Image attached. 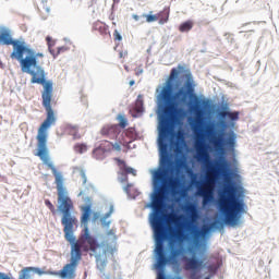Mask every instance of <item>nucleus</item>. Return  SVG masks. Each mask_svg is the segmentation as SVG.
<instances>
[{
    "instance_id": "f257e3e1",
    "label": "nucleus",
    "mask_w": 279,
    "mask_h": 279,
    "mask_svg": "<svg viewBox=\"0 0 279 279\" xmlns=\"http://www.w3.org/2000/svg\"><path fill=\"white\" fill-rule=\"evenodd\" d=\"M169 168L165 167L155 172V182L159 185L158 192L153 198V209L155 213L150 219V223L155 234V254L157 256V268L162 269L168 263L175 264L178 258L182 256L183 250L178 248V241H184L186 234L184 230L191 232L195 236H202V231L193 225L197 221V207L195 204H189L184 210L190 215V220L185 223H180L182 219H186L184 215L178 216L177 214L170 213L162 216V208L165 207V194L169 186ZM178 239V241L175 240Z\"/></svg>"
},
{
    "instance_id": "f03ea898",
    "label": "nucleus",
    "mask_w": 279,
    "mask_h": 279,
    "mask_svg": "<svg viewBox=\"0 0 279 279\" xmlns=\"http://www.w3.org/2000/svg\"><path fill=\"white\" fill-rule=\"evenodd\" d=\"M41 99L47 116L37 132V153L35 156H38L41 162L47 165L48 169L51 170L54 175L59 204L58 208L62 214L61 223L63 226L64 239L65 241L73 242L75 238L73 233L75 232V228H77V218L71 213H73L75 207L73 206V201L69 197L66 187H64V177L62 175V172H59L58 169H56L53 162H51V158H49V148H47V130H49L51 125H56V113L51 108L53 95H41Z\"/></svg>"
},
{
    "instance_id": "7ed1b4c3",
    "label": "nucleus",
    "mask_w": 279,
    "mask_h": 279,
    "mask_svg": "<svg viewBox=\"0 0 279 279\" xmlns=\"http://www.w3.org/2000/svg\"><path fill=\"white\" fill-rule=\"evenodd\" d=\"M177 88L173 94V101L177 106H186L189 104V110L195 116L196 121L204 119L205 110L204 107L208 104L206 99L199 98L195 94V80L191 70L186 66L179 64L177 68H172L166 86L162 87L160 97L165 101L171 100V90Z\"/></svg>"
},
{
    "instance_id": "20e7f679",
    "label": "nucleus",
    "mask_w": 279,
    "mask_h": 279,
    "mask_svg": "<svg viewBox=\"0 0 279 279\" xmlns=\"http://www.w3.org/2000/svg\"><path fill=\"white\" fill-rule=\"evenodd\" d=\"M0 45H12L11 59L17 60L22 73L31 75V84L43 85L47 82L45 69L40 66L43 64L40 60L45 58L43 52H36L23 39H12V33L8 28H0Z\"/></svg>"
},
{
    "instance_id": "39448f33",
    "label": "nucleus",
    "mask_w": 279,
    "mask_h": 279,
    "mask_svg": "<svg viewBox=\"0 0 279 279\" xmlns=\"http://www.w3.org/2000/svg\"><path fill=\"white\" fill-rule=\"evenodd\" d=\"M68 242L71 244L70 263L65 264L58 272H54V276H59L62 279H75V271H77V266L80 260H82V252H92L97 263L106 265L108 256H113L117 250L110 245L99 244L93 235L88 234L87 228H85L77 240L74 238L72 242Z\"/></svg>"
},
{
    "instance_id": "423d86ee",
    "label": "nucleus",
    "mask_w": 279,
    "mask_h": 279,
    "mask_svg": "<svg viewBox=\"0 0 279 279\" xmlns=\"http://www.w3.org/2000/svg\"><path fill=\"white\" fill-rule=\"evenodd\" d=\"M196 159L198 162H203L206 169V180L202 185L197 186V195L203 197V206H206L213 202V189L219 177V168L214 166L213 161H210L208 146L203 142L196 144Z\"/></svg>"
},
{
    "instance_id": "0eeeda50",
    "label": "nucleus",
    "mask_w": 279,
    "mask_h": 279,
    "mask_svg": "<svg viewBox=\"0 0 279 279\" xmlns=\"http://www.w3.org/2000/svg\"><path fill=\"white\" fill-rule=\"evenodd\" d=\"M218 208L223 218L226 226H238L241 219L243 205L236 197V192L232 186H226L218 198Z\"/></svg>"
},
{
    "instance_id": "6e6552de",
    "label": "nucleus",
    "mask_w": 279,
    "mask_h": 279,
    "mask_svg": "<svg viewBox=\"0 0 279 279\" xmlns=\"http://www.w3.org/2000/svg\"><path fill=\"white\" fill-rule=\"evenodd\" d=\"M175 104H170L165 107L163 114L165 117L160 120L159 123V148L160 151L167 154V138L171 134V119H173V114H175Z\"/></svg>"
},
{
    "instance_id": "1a4fd4ad",
    "label": "nucleus",
    "mask_w": 279,
    "mask_h": 279,
    "mask_svg": "<svg viewBox=\"0 0 279 279\" xmlns=\"http://www.w3.org/2000/svg\"><path fill=\"white\" fill-rule=\"evenodd\" d=\"M100 134L106 138H110V141H116V143H119V138H125L123 135H121V128H119V124L104 125L100 130Z\"/></svg>"
},
{
    "instance_id": "9d476101",
    "label": "nucleus",
    "mask_w": 279,
    "mask_h": 279,
    "mask_svg": "<svg viewBox=\"0 0 279 279\" xmlns=\"http://www.w3.org/2000/svg\"><path fill=\"white\" fill-rule=\"evenodd\" d=\"M121 145H123V147H128V145H130V142L122 137L119 138L118 142H116L114 144L110 141H102L99 146L105 154H110L112 149H114L116 151H121Z\"/></svg>"
},
{
    "instance_id": "9b49d317",
    "label": "nucleus",
    "mask_w": 279,
    "mask_h": 279,
    "mask_svg": "<svg viewBox=\"0 0 279 279\" xmlns=\"http://www.w3.org/2000/svg\"><path fill=\"white\" fill-rule=\"evenodd\" d=\"M185 263V269L187 271H197V269H202L204 267V259H199L195 256L193 257H183Z\"/></svg>"
},
{
    "instance_id": "f8f14e48",
    "label": "nucleus",
    "mask_w": 279,
    "mask_h": 279,
    "mask_svg": "<svg viewBox=\"0 0 279 279\" xmlns=\"http://www.w3.org/2000/svg\"><path fill=\"white\" fill-rule=\"evenodd\" d=\"M83 210V214H82V217H81V221L82 223L85 226L82 233L81 234H84V230L87 229V232L88 234L90 235V231H88V219H90V215L93 213V210L90 209V205H86L82 208Z\"/></svg>"
},
{
    "instance_id": "ddd939ff",
    "label": "nucleus",
    "mask_w": 279,
    "mask_h": 279,
    "mask_svg": "<svg viewBox=\"0 0 279 279\" xmlns=\"http://www.w3.org/2000/svg\"><path fill=\"white\" fill-rule=\"evenodd\" d=\"M113 160L114 162H117V166L119 167L120 171H122V173H131L132 175H136V170H134V168L128 167L125 160H122L117 157Z\"/></svg>"
},
{
    "instance_id": "4468645a",
    "label": "nucleus",
    "mask_w": 279,
    "mask_h": 279,
    "mask_svg": "<svg viewBox=\"0 0 279 279\" xmlns=\"http://www.w3.org/2000/svg\"><path fill=\"white\" fill-rule=\"evenodd\" d=\"M93 32H98L100 36H106V34H108V27L104 22L97 21L93 24Z\"/></svg>"
},
{
    "instance_id": "2eb2a0df",
    "label": "nucleus",
    "mask_w": 279,
    "mask_h": 279,
    "mask_svg": "<svg viewBox=\"0 0 279 279\" xmlns=\"http://www.w3.org/2000/svg\"><path fill=\"white\" fill-rule=\"evenodd\" d=\"M157 21H159V25H165V23H169V10L163 9L159 13H157Z\"/></svg>"
},
{
    "instance_id": "dca6fc26",
    "label": "nucleus",
    "mask_w": 279,
    "mask_h": 279,
    "mask_svg": "<svg viewBox=\"0 0 279 279\" xmlns=\"http://www.w3.org/2000/svg\"><path fill=\"white\" fill-rule=\"evenodd\" d=\"M65 131L70 134V136H73L74 140L81 138L80 128L77 125L69 124L66 125Z\"/></svg>"
},
{
    "instance_id": "f3484780",
    "label": "nucleus",
    "mask_w": 279,
    "mask_h": 279,
    "mask_svg": "<svg viewBox=\"0 0 279 279\" xmlns=\"http://www.w3.org/2000/svg\"><path fill=\"white\" fill-rule=\"evenodd\" d=\"M211 144L214 145L215 149H217V150L223 149V135L220 134L218 136H214L211 138Z\"/></svg>"
},
{
    "instance_id": "a211bd4d",
    "label": "nucleus",
    "mask_w": 279,
    "mask_h": 279,
    "mask_svg": "<svg viewBox=\"0 0 279 279\" xmlns=\"http://www.w3.org/2000/svg\"><path fill=\"white\" fill-rule=\"evenodd\" d=\"M193 25H194L193 21L187 20V21L180 24L179 32H181V34H184L186 32H191L193 29Z\"/></svg>"
},
{
    "instance_id": "6ab92c4d",
    "label": "nucleus",
    "mask_w": 279,
    "mask_h": 279,
    "mask_svg": "<svg viewBox=\"0 0 279 279\" xmlns=\"http://www.w3.org/2000/svg\"><path fill=\"white\" fill-rule=\"evenodd\" d=\"M220 117L222 119H226V117H228V119H230L231 121H236V119H239V113L238 112H230V111H221Z\"/></svg>"
},
{
    "instance_id": "aec40b11",
    "label": "nucleus",
    "mask_w": 279,
    "mask_h": 279,
    "mask_svg": "<svg viewBox=\"0 0 279 279\" xmlns=\"http://www.w3.org/2000/svg\"><path fill=\"white\" fill-rule=\"evenodd\" d=\"M93 156H94V158H96V160H104V158H106V153L99 146V147L94 149Z\"/></svg>"
},
{
    "instance_id": "412c9836",
    "label": "nucleus",
    "mask_w": 279,
    "mask_h": 279,
    "mask_svg": "<svg viewBox=\"0 0 279 279\" xmlns=\"http://www.w3.org/2000/svg\"><path fill=\"white\" fill-rule=\"evenodd\" d=\"M134 110L137 114H141V112H143V96L140 95L137 97L135 101Z\"/></svg>"
},
{
    "instance_id": "4be33fe9",
    "label": "nucleus",
    "mask_w": 279,
    "mask_h": 279,
    "mask_svg": "<svg viewBox=\"0 0 279 279\" xmlns=\"http://www.w3.org/2000/svg\"><path fill=\"white\" fill-rule=\"evenodd\" d=\"M65 51H69V47H65V46L59 47L57 51L53 49H50V53L51 56H53V58H58L60 53H64Z\"/></svg>"
},
{
    "instance_id": "5701e85b",
    "label": "nucleus",
    "mask_w": 279,
    "mask_h": 279,
    "mask_svg": "<svg viewBox=\"0 0 279 279\" xmlns=\"http://www.w3.org/2000/svg\"><path fill=\"white\" fill-rule=\"evenodd\" d=\"M117 120L119 121V128H122V130H124V128H128V118H125V116L119 114Z\"/></svg>"
},
{
    "instance_id": "b1692460",
    "label": "nucleus",
    "mask_w": 279,
    "mask_h": 279,
    "mask_svg": "<svg viewBox=\"0 0 279 279\" xmlns=\"http://www.w3.org/2000/svg\"><path fill=\"white\" fill-rule=\"evenodd\" d=\"M121 136H124L125 141L130 143H132V136H134V131L132 129H128L126 131H124Z\"/></svg>"
},
{
    "instance_id": "393cba45",
    "label": "nucleus",
    "mask_w": 279,
    "mask_h": 279,
    "mask_svg": "<svg viewBox=\"0 0 279 279\" xmlns=\"http://www.w3.org/2000/svg\"><path fill=\"white\" fill-rule=\"evenodd\" d=\"M143 19H146V23H155V21H158V15H151L150 14H142Z\"/></svg>"
},
{
    "instance_id": "a878e982",
    "label": "nucleus",
    "mask_w": 279,
    "mask_h": 279,
    "mask_svg": "<svg viewBox=\"0 0 279 279\" xmlns=\"http://www.w3.org/2000/svg\"><path fill=\"white\" fill-rule=\"evenodd\" d=\"M88 149V147L85 144H76L74 146V150L76 151V154H84V151H86Z\"/></svg>"
},
{
    "instance_id": "bb28decb",
    "label": "nucleus",
    "mask_w": 279,
    "mask_h": 279,
    "mask_svg": "<svg viewBox=\"0 0 279 279\" xmlns=\"http://www.w3.org/2000/svg\"><path fill=\"white\" fill-rule=\"evenodd\" d=\"M168 184L170 189H175L180 184V181L178 180V178H170L168 180Z\"/></svg>"
},
{
    "instance_id": "cd10ccee",
    "label": "nucleus",
    "mask_w": 279,
    "mask_h": 279,
    "mask_svg": "<svg viewBox=\"0 0 279 279\" xmlns=\"http://www.w3.org/2000/svg\"><path fill=\"white\" fill-rule=\"evenodd\" d=\"M45 204H46L47 208H49V210L52 213V215H56V206H53L51 201L46 199Z\"/></svg>"
},
{
    "instance_id": "c85d7f7f",
    "label": "nucleus",
    "mask_w": 279,
    "mask_h": 279,
    "mask_svg": "<svg viewBox=\"0 0 279 279\" xmlns=\"http://www.w3.org/2000/svg\"><path fill=\"white\" fill-rule=\"evenodd\" d=\"M217 269H218V267L215 265H209L207 267V270L209 271V274H211V276H215V274H217Z\"/></svg>"
},
{
    "instance_id": "c756f323",
    "label": "nucleus",
    "mask_w": 279,
    "mask_h": 279,
    "mask_svg": "<svg viewBox=\"0 0 279 279\" xmlns=\"http://www.w3.org/2000/svg\"><path fill=\"white\" fill-rule=\"evenodd\" d=\"M46 40H47V45H48V48H49V51H51V48L53 47V45H56V41H53L51 39V37H46Z\"/></svg>"
},
{
    "instance_id": "7c9ffc66",
    "label": "nucleus",
    "mask_w": 279,
    "mask_h": 279,
    "mask_svg": "<svg viewBox=\"0 0 279 279\" xmlns=\"http://www.w3.org/2000/svg\"><path fill=\"white\" fill-rule=\"evenodd\" d=\"M117 231L114 229H110L108 232H107V236H112L114 239V241H117Z\"/></svg>"
},
{
    "instance_id": "2f4dec72",
    "label": "nucleus",
    "mask_w": 279,
    "mask_h": 279,
    "mask_svg": "<svg viewBox=\"0 0 279 279\" xmlns=\"http://www.w3.org/2000/svg\"><path fill=\"white\" fill-rule=\"evenodd\" d=\"M132 19H134V21H136L137 23H145V21L142 20L143 15L133 14Z\"/></svg>"
},
{
    "instance_id": "473e14b6",
    "label": "nucleus",
    "mask_w": 279,
    "mask_h": 279,
    "mask_svg": "<svg viewBox=\"0 0 279 279\" xmlns=\"http://www.w3.org/2000/svg\"><path fill=\"white\" fill-rule=\"evenodd\" d=\"M113 38L114 40H123V37L121 36V34H119V31H114Z\"/></svg>"
},
{
    "instance_id": "72a5a7b5",
    "label": "nucleus",
    "mask_w": 279,
    "mask_h": 279,
    "mask_svg": "<svg viewBox=\"0 0 279 279\" xmlns=\"http://www.w3.org/2000/svg\"><path fill=\"white\" fill-rule=\"evenodd\" d=\"M128 56V50H121L120 52H119V58L121 59V60H125V57Z\"/></svg>"
},
{
    "instance_id": "f704fd0d",
    "label": "nucleus",
    "mask_w": 279,
    "mask_h": 279,
    "mask_svg": "<svg viewBox=\"0 0 279 279\" xmlns=\"http://www.w3.org/2000/svg\"><path fill=\"white\" fill-rule=\"evenodd\" d=\"M161 165H162L163 167H167V165H169V157H162V158H161Z\"/></svg>"
},
{
    "instance_id": "c9c22d12",
    "label": "nucleus",
    "mask_w": 279,
    "mask_h": 279,
    "mask_svg": "<svg viewBox=\"0 0 279 279\" xmlns=\"http://www.w3.org/2000/svg\"><path fill=\"white\" fill-rule=\"evenodd\" d=\"M81 178L83 180V184H86V172L84 170H81Z\"/></svg>"
},
{
    "instance_id": "e433bc0d",
    "label": "nucleus",
    "mask_w": 279,
    "mask_h": 279,
    "mask_svg": "<svg viewBox=\"0 0 279 279\" xmlns=\"http://www.w3.org/2000/svg\"><path fill=\"white\" fill-rule=\"evenodd\" d=\"M177 140H178V141H181V142H184V134H183L182 132H179V133L177 134Z\"/></svg>"
},
{
    "instance_id": "4c0bfd02",
    "label": "nucleus",
    "mask_w": 279,
    "mask_h": 279,
    "mask_svg": "<svg viewBox=\"0 0 279 279\" xmlns=\"http://www.w3.org/2000/svg\"><path fill=\"white\" fill-rule=\"evenodd\" d=\"M113 210H114V208L111 206L109 213H107L105 215V219H108V217H110V215H112Z\"/></svg>"
},
{
    "instance_id": "58836bf2",
    "label": "nucleus",
    "mask_w": 279,
    "mask_h": 279,
    "mask_svg": "<svg viewBox=\"0 0 279 279\" xmlns=\"http://www.w3.org/2000/svg\"><path fill=\"white\" fill-rule=\"evenodd\" d=\"M132 187V184H128L125 187H124V191L125 193H130V189Z\"/></svg>"
},
{
    "instance_id": "ea45409f",
    "label": "nucleus",
    "mask_w": 279,
    "mask_h": 279,
    "mask_svg": "<svg viewBox=\"0 0 279 279\" xmlns=\"http://www.w3.org/2000/svg\"><path fill=\"white\" fill-rule=\"evenodd\" d=\"M157 279H165V274L159 272L158 276H157Z\"/></svg>"
},
{
    "instance_id": "a19ab883",
    "label": "nucleus",
    "mask_w": 279,
    "mask_h": 279,
    "mask_svg": "<svg viewBox=\"0 0 279 279\" xmlns=\"http://www.w3.org/2000/svg\"><path fill=\"white\" fill-rule=\"evenodd\" d=\"M5 277L4 272H0V279H3Z\"/></svg>"
},
{
    "instance_id": "79ce46f5",
    "label": "nucleus",
    "mask_w": 279,
    "mask_h": 279,
    "mask_svg": "<svg viewBox=\"0 0 279 279\" xmlns=\"http://www.w3.org/2000/svg\"><path fill=\"white\" fill-rule=\"evenodd\" d=\"M206 232H208V228L203 229V233L206 234Z\"/></svg>"
},
{
    "instance_id": "37998d69",
    "label": "nucleus",
    "mask_w": 279,
    "mask_h": 279,
    "mask_svg": "<svg viewBox=\"0 0 279 279\" xmlns=\"http://www.w3.org/2000/svg\"><path fill=\"white\" fill-rule=\"evenodd\" d=\"M122 182H128V175H125L124 179H122Z\"/></svg>"
},
{
    "instance_id": "c03bdc74",
    "label": "nucleus",
    "mask_w": 279,
    "mask_h": 279,
    "mask_svg": "<svg viewBox=\"0 0 279 279\" xmlns=\"http://www.w3.org/2000/svg\"><path fill=\"white\" fill-rule=\"evenodd\" d=\"M130 86H134V81H130Z\"/></svg>"
},
{
    "instance_id": "a18cd8bd",
    "label": "nucleus",
    "mask_w": 279,
    "mask_h": 279,
    "mask_svg": "<svg viewBox=\"0 0 279 279\" xmlns=\"http://www.w3.org/2000/svg\"><path fill=\"white\" fill-rule=\"evenodd\" d=\"M3 279H10V277L8 275H4Z\"/></svg>"
},
{
    "instance_id": "49530a36",
    "label": "nucleus",
    "mask_w": 279,
    "mask_h": 279,
    "mask_svg": "<svg viewBox=\"0 0 279 279\" xmlns=\"http://www.w3.org/2000/svg\"><path fill=\"white\" fill-rule=\"evenodd\" d=\"M124 69H125V71H130L129 68H128V65H125Z\"/></svg>"
}]
</instances>
